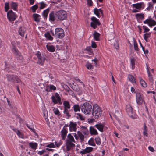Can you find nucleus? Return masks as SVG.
<instances>
[{
	"mask_svg": "<svg viewBox=\"0 0 156 156\" xmlns=\"http://www.w3.org/2000/svg\"><path fill=\"white\" fill-rule=\"evenodd\" d=\"M5 71L8 72V73L6 75L8 81L14 83H20L21 80L17 76L10 74L12 72V71L11 70L12 69L11 66L9 65H8L5 63Z\"/></svg>",
	"mask_w": 156,
	"mask_h": 156,
	"instance_id": "obj_1",
	"label": "nucleus"
},
{
	"mask_svg": "<svg viewBox=\"0 0 156 156\" xmlns=\"http://www.w3.org/2000/svg\"><path fill=\"white\" fill-rule=\"evenodd\" d=\"M80 108L82 112L86 115H89L92 113V106L88 103L85 102L81 105Z\"/></svg>",
	"mask_w": 156,
	"mask_h": 156,
	"instance_id": "obj_2",
	"label": "nucleus"
},
{
	"mask_svg": "<svg viewBox=\"0 0 156 156\" xmlns=\"http://www.w3.org/2000/svg\"><path fill=\"white\" fill-rule=\"evenodd\" d=\"M92 113L95 118L98 119L101 116L102 110L97 105L95 104L93 106V111Z\"/></svg>",
	"mask_w": 156,
	"mask_h": 156,
	"instance_id": "obj_3",
	"label": "nucleus"
},
{
	"mask_svg": "<svg viewBox=\"0 0 156 156\" xmlns=\"http://www.w3.org/2000/svg\"><path fill=\"white\" fill-rule=\"evenodd\" d=\"M132 6L133 8L132 12H133L136 13L138 12L141 10L144 9L145 7V5L143 2H140L133 4Z\"/></svg>",
	"mask_w": 156,
	"mask_h": 156,
	"instance_id": "obj_4",
	"label": "nucleus"
},
{
	"mask_svg": "<svg viewBox=\"0 0 156 156\" xmlns=\"http://www.w3.org/2000/svg\"><path fill=\"white\" fill-rule=\"evenodd\" d=\"M51 34L53 36L59 38H62L65 35L63 30L61 28H56L55 30V34L53 32L51 31Z\"/></svg>",
	"mask_w": 156,
	"mask_h": 156,
	"instance_id": "obj_5",
	"label": "nucleus"
},
{
	"mask_svg": "<svg viewBox=\"0 0 156 156\" xmlns=\"http://www.w3.org/2000/svg\"><path fill=\"white\" fill-rule=\"evenodd\" d=\"M55 15L56 17L60 20H65L67 17L66 12L64 10H61L56 12Z\"/></svg>",
	"mask_w": 156,
	"mask_h": 156,
	"instance_id": "obj_6",
	"label": "nucleus"
},
{
	"mask_svg": "<svg viewBox=\"0 0 156 156\" xmlns=\"http://www.w3.org/2000/svg\"><path fill=\"white\" fill-rule=\"evenodd\" d=\"M51 98L52 102L54 104L58 103L59 104H62L61 98L58 94L57 93H55L54 95L51 96Z\"/></svg>",
	"mask_w": 156,
	"mask_h": 156,
	"instance_id": "obj_7",
	"label": "nucleus"
},
{
	"mask_svg": "<svg viewBox=\"0 0 156 156\" xmlns=\"http://www.w3.org/2000/svg\"><path fill=\"white\" fill-rule=\"evenodd\" d=\"M126 110L130 117L133 119L135 118V113L133 111L132 108L130 105L128 104L126 105Z\"/></svg>",
	"mask_w": 156,
	"mask_h": 156,
	"instance_id": "obj_8",
	"label": "nucleus"
},
{
	"mask_svg": "<svg viewBox=\"0 0 156 156\" xmlns=\"http://www.w3.org/2000/svg\"><path fill=\"white\" fill-rule=\"evenodd\" d=\"M91 20L90 25L94 29L96 28L100 24L99 20L95 17H92L91 18Z\"/></svg>",
	"mask_w": 156,
	"mask_h": 156,
	"instance_id": "obj_9",
	"label": "nucleus"
},
{
	"mask_svg": "<svg viewBox=\"0 0 156 156\" xmlns=\"http://www.w3.org/2000/svg\"><path fill=\"white\" fill-rule=\"evenodd\" d=\"M7 15L8 20L10 21H14L17 18L16 14L11 10L7 12Z\"/></svg>",
	"mask_w": 156,
	"mask_h": 156,
	"instance_id": "obj_10",
	"label": "nucleus"
},
{
	"mask_svg": "<svg viewBox=\"0 0 156 156\" xmlns=\"http://www.w3.org/2000/svg\"><path fill=\"white\" fill-rule=\"evenodd\" d=\"M136 101L138 105H142L144 102L143 96L140 93H136Z\"/></svg>",
	"mask_w": 156,
	"mask_h": 156,
	"instance_id": "obj_11",
	"label": "nucleus"
},
{
	"mask_svg": "<svg viewBox=\"0 0 156 156\" xmlns=\"http://www.w3.org/2000/svg\"><path fill=\"white\" fill-rule=\"evenodd\" d=\"M76 140H79L81 142H83L84 140V136L81 132H77V135L75 133L73 134Z\"/></svg>",
	"mask_w": 156,
	"mask_h": 156,
	"instance_id": "obj_12",
	"label": "nucleus"
},
{
	"mask_svg": "<svg viewBox=\"0 0 156 156\" xmlns=\"http://www.w3.org/2000/svg\"><path fill=\"white\" fill-rule=\"evenodd\" d=\"M77 123L73 121H70L69 125V129L70 132H76V131Z\"/></svg>",
	"mask_w": 156,
	"mask_h": 156,
	"instance_id": "obj_13",
	"label": "nucleus"
},
{
	"mask_svg": "<svg viewBox=\"0 0 156 156\" xmlns=\"http://www.w3.org/2000/svg\"><path fill=\"white\" fill-rule=\"evenodd\" d=\"M144 23V24H147L150 27L156 25V21L153 20L152 18H148L145 20Z\"/></svg>",
	"mask_w": 156,
	"mask_h": 156,
	"instance_id": "obj_14",
	"label": "nucleus"
},
{
	"mask_svg": "<svg viewBox=\"0 0 156 156\" xmlns=\"http://www.w3.org/2000/svg\"><path fill=\"white\" fill-rule=\"evenodd\" d=\"M37 55L38 58V63L41 65H42L44 62L45 57L41 56L40 53L39 52L37 53Z\"/></svg>",
	"mask_w": 156,
	"mask_h": 156,
	"instance_id": "obj_15",
	"label": "nucleus"
},
{
	"mask_svg": "<svg viewBox=\"0 0 156 156\" xmlns=\"http://www.w3.org/2000/svg\"><path fill=\"white\" fill-rule=\"evenodd\" d=\"M26 31V28L23 27H20L18 33L22 37H24Z\"/></svg>",
	"mask_w": 156,
	"mask_h": 156,
	"instance_id": "obj_16",
	"label": "nucleus"
},
{
	"mask_svg": "<svg viewBox=\"0 0 156 156\" xmlns=\"http://www.w3.org/2000/svg\"><path fill=\"white\" fill-rule=\"evenodd\" d=\"M61 133L62 139L63 140H65L67 136V131L66 128H64V127H63L62 130L61 131Z\"/></svg>",
	"mask_w": 156,
	"mask_h": 156,
	"instance_id": "obj_17",
	"label": "nucleus"
},
{
	"mask_svg": "<svg viewBox=\"0 0 156 156\" xmlns=\"http://www.w3.org/2000/svg\"><path fill=\"white\" fill-rule=\"evenodd\" d=\"M93 148L90 147H87L85 149L81 151L80 153L83 154H85L87 153L91 152L93 151Z\"/></svg>",
	"mask_w": 156,
	"mask_h": 156,
	"instance_id": "obj_18",
	"label": "nucleus"
},
{
	"mask_svg": "<svg viewBox=\"0 0 156 156\" xmlns=\"http://www.w3.org/2000/svg\"><path fill=\"white\" fill-rule=\"evenodd\" d=\"M14 130L16 133L18 137L22 139H24L26 138V137L25 136L23 133L19 130L17 129H14Z\"/></svg>",
	"mask_w": 156,
	"mask_h": 156,
	"instance_id": "obj_19",
	"label": "nucleus"
},
{
	"mask_svg": "<svg viewBox=\"0 0 156 156\" xmlns=\"http://www.w3.org/2000/svg\"><path fill=\"white\" fill-rule=\"evenodd\" d=\"M104 126L105 125L101 123H98L94 126L101 132H103V129Z\"/></svg>",
	"mask_w": 156,
	"mask_h": 156,
	"instance_id": "obj_20",
	"label": "nucleus"
},
{
	"mask_svg": "<svg viewBox=\"0 0 156 156\" xmlns=\"http://www.w3.org/2000/svg\"><path fill=\"white\" fill-rule=\"evenodd\" d=\"M29 147L31 149L35 150L38 146V144L36 142H30L29 143Z\"/></svg>",
	"mask_w": 156,
	"mask_h": 156,
	"instance_id": "obj_21",
	"label": "nucleus"
},
{
	"mask_svg": "<svg viewBox=\"0 0 156 156\" xmlns=\"http://www.w3.org/2000/svg\"><path fill=\"white\" fill-rule=\"evenodd\" d=\"M74 145H75L73 143V142L66 141V146L67 151L69 150L71 148L74 147Z\"/></svg>",
	"mask_w": 156,
	"mask_h": 156,
	"instance_id": "obj_22",
	"label": "nucleus"
},
{
	"mask_svg": "<svg viewBox=\"0 0 156 156\" xmlns=\"http://www.w3.org/2000/svg\"><path fill=\"white\" fill-rule=\"evenodd\" d=\"M94 14L99 18L100 17V15L101 14H102V12L101 9H98L97 8H95L94 9Z\"/></svg>",
	"mask_w": 156,
	"mask_h": 156,
	"instance_id": "obj_23",
	"label": "nucleus"
},
{
	"mask_svg": "<svg viewBox=\"0 0 156 156\" xmlns=\"http://www.w3.org/2000/svg\"><path fill=\"white\" fill-rule=\"evenodd\" d=\"M11 8L15 11H16L18 6L17 3L14 2H11L10 4Z\"/></svg>",
	"mask_w": 156,
	"mask_h": 156,
	"instance_id": "obj_24",
	"label": "nucleus"
},
{
	"mask_svg": "<svg viewBox=\"0 0 156 156\" xmlns=\"http://www.w3.org/2000/svg\"><path fill=\"white\" fill-rule=\"evenodd\" d=\"M50 8H48L43 12L42 15L44 19H47L49 12L50 11Z\"/></svg>",
	"mask_w": 156,
	"mask_h": 156,
	"instance_id": "obj_25",
	"label": "nucleus"
},
{
	"mask_svg": "<svg viewBox=\"0 0 156 156\" xmlns=\"http://www.w3.org/2000/svg\"><path fill=\"white\" fill-rule=\"evenodd\" d=\"M46 48L48 51L51 52H53L55 51V47L52 45L47 44Z\"/></svg>",
	"mask_w": 156,
	"mask_h": 156,
	"instance_id": "obj_26",
	"label": "nucleus"
},
{
	"mask_svg": "<svg viewBox=\"0 0 156 156\" xmlns=\"http://www.w3.org/2000/svg\"><path fill=\"white\" fill-rule=\"evenodd\" d=\"M135 16L136 18L138 20H143L144 18V15L142 13L136 14Z\"/></svg>",
	"mask_w": 156,
	"mask_h": 156,
	"instance_id": "obj_27",
	"label": "nucleus"
},
{
	"mask_svg": "<svg viewBox=\"0 0 156 156\" xmlns=\"http://www.w3.org/2000/svg\"><path fill=\"white\" fill-rule=\"evenodd\" d=\"M64 106V109L67 110H70V106L69 103L67 101H64L63 103Z\"/></svg>",
	"mask_w": 156,
	"mask_h": 156,
	"instance_id": "obj_28",
	"label": "nucleus"
},
{
	"mask_svg": "<svg viewBox=\"0 0 156 156\" xmlns=\"http://www.w3.org/2000/svg\"><path fill=\"white\" fill-rule=\"evenodd\" d=\"M55 17L54 15V14L53 12H51L49 14V20L52 22H53L55 20Z\"/></svg>",
	"mask_w": 156,
	"mask_h": 156,
	"instance_id": "obj_29",
	"label": "nucleus"
},
{
	"mask_svg": "<svg viewBox=\"0 0 156 156\" xmlns=\"http://www.w3.org/2000/svg\"><path fill=\"white\" fill-rule=\"evenodd\" d=\"M66 141L74 142L75 141L74 138L73 136L71 134H68L66 140Z\"/></svg>",
	"mask_w": 156,
	"mask_h": 156,
	"instance_id": "obj_30",
	"label": "nucleus"
},
{
	"mask_svg": "<svg viewBox=\"0 0 156 156\" xmlns=\"http://www.w3.org/2000/svg\"><path fill=\"white\" fill-rule=\"evenodd\" d=\"M43 115L46 121H47L48 120V112L47 110L45 108H43Z\"/></svg>",
	"mask_w": 156,
	"mask_h": 156,
	"instance_id": "obj_31",
	"label": "nucleus"
},
{
	"mask_svg": "<svg viewBox=\"0 0 156 156\" xmlns=\"http://www.w3.org/2000/svg\"><path fill=\"white\" fill-rule=\"evenodd\" d=\"M94 38L96 41H99L100 40V34L95 31L93 34Z\"/></svg>",
	"mask_w": 156,
	"mask_h": 156,
	"instance_id": "obj_32",
	"label": "nucleus"
},
{
	"mask_svg": "<svg viewBox=\"0 0 156 156\" xmlns=\"http://www.w3.org/2000/svg\"><path fill=\"white\" fill-rule=\"evenodd\" d=\"M128 78L129 81L132 83H136V80L135 78L132 75H129Z\"/></svg>",
	"mask_w": 156,
	"mask_h": 156,
	"instance_id": "obj_33",
	"label": "nucleus"
},
{
	"mask_svg": "<svg viewBox=\"0 0 156 156\" xmlns=\"http://www.w3.org/2000/svg\"><path fill=\"white\" fill-rule=\"evenodd\" d=\"M151 33L150 32L146 33L143 35V37L146 42H148V39L151 36Z\"/></svg>",
	"mask_w": 156,
	"mask_h": 156,
	"instance_id": "obj_34",
	"label": "nucleus"
},
{
	"mask_svg": "<svg viewBox=\"0 0 156 156\" xmlns=\"http://www.w3.org/2000/svg\"><path fill=\"white\" fill-rule=\"evenodd\" d=\"M33 17L35 21L38 22L40 21L41 16L39 14H34L33 15Z\"/></svg>",
	"mask_w": 156,
	"mask_h": 156,
	"instance_id": "obj_35",
	"label": "nucleus"
},
{
	"mask_svg": "<svg viewBox=\"0 0 156 156\" xmlns=\"http://www.w3.org/2000/svg\"><path fill=\"white\" fill-rule=\"evenodd\" d=\"M90 130L91 134L95 135L98 134L97 130L93 127H90Z\"/></svg>",
	"mask_w": 156,
	"mask_h": 156,
	"instance_id": "obj_36",
	"label": "nucleus"
},
{
	"mask_svg": "<svg viewBox=\"0 0 156 156\" xmlns=\"http://www.w3.org/2000/svg\"><path fill=\"white\" fill-rule=\"evenodd\" d=\"M140 82L141 85L144 87L147 86V84L145 82L141 77L139 78Z\"/></svg>",
	"mask_w": 156,
	"mask_h": 156,
	"instance_id": "obj_37",
	"label": "nucleus"
},
{
	"mask_svg": "<svg viewBox=\"0 0 156 156\" xmlns=\"http://www.w3.org/2000/svg\"><path fill=\"white\" fill-rule=\"evenodd\" d=\"M75 115L76 117L78 119H80L81 120H83L85 119L84 117L79 113H77Z\"/></svg>",
	"mask_w": 156,
	"mask_h": 156,
	"instance_id": "obj_38",
	"label": "nucleus"
},
{
	"mask_svg": "<svg viewBox=\"0 0 156 156\" xmlns=\"http://www.w3.org/2000/svg\"><path fill=\"white\" fill-rule=\"evenodd\" d=\"M12 51L13 53L16 56L19 55L20 53L18 49L16 47H12Z\"/></svg>",
	"mask_w": 156,
	"mask_h": 156,
	"instance_id": "obj_39",
	"label": "nucleus"
},
{
	"mask_svg": "<svg viewBox=\"0 0 156 156\" xmlns=\"http://www.w3.org/2000/svg\"><path fill=\"white\" fill-rule=\"evenodd\" d=\"M88 143L90 145L95 146L96 145L94 143V138H91L88 140Z\"/></svg>",
	"mask_w": 156,
	"mask_h": 156,
	"instance_id": "obj_40",
	"label": "nucleus"
},
{
	"mask_svg": "<svg viewBox=\"0 0 156 156\" xmlns=\"http://www.w3.org/2000/svg\"><path fill=\"white\" fill-rule=\"evenodd\" d=\"M135 60L133 58H130V64L132 69H133L135 67Z\"/></svg>",
	"mask_w": 156,
	"mask_h": 156,
	"instance_id": "obj_41",
	"label": "nucleus"
},
{
	"mask_svg": "<svg viewBox=\"0 0 156 156\" xmlns=\"http://www.w3.org/2000/svg\"><path fill=\"white\" fill-rule=\"evenodd\" d=\"M45 37L48 40L52 41L53 39V38L51 36L50 33L48 32L44 34Z\"/></svg>",
	"mask_w": 156,
	"mask_h": 156,
	"instance_id": "obj_42",
	"label": "nucleus"
},
{
	"mask_svg": "<svg viewBox=\"0 0 156 156\" xmlns=\"http://www.w3.org/2000/svg\"><path fill=\"white\" fill-rule=\"evenodd\" d=\"M143 134L144 136H148L147 133V128L145 124H144V128L143 129Z\"/></svg>",
	"mask_w": 156,
	"mask_h": 156,
	"instance_id": "obj_43",
	"label": "nucleus"
},
{
	"mask_svg": "<svg viewBox=\"0 0 156 156\" xmlns=\"http://www.w3.org/2000/svg\"><path fill=\"white\" fill-rule=\"evenodd\" d=\"M95 140L96 144L98 145H99L101 143V141L100 138L99 136H97L95 138Z\"/></svg>",
	"mask_w": 156,
	"mask_h": 156,
	"instance_id": "obj_44",
	"label": "nucleus"
},
{
	"mask_svg": "<svg viewBox=\"0 0 156 156\" xmlns=\"http://www.w3.org/2000/svg\"><path fill=\"white\" fill-rule=\"evenodd\" d=\"M53 112H54V114L55 115H56L58 116L60 115L61 114L60 113V112H59L58 109V108H53Z\"/></svg>",
	"mask_w": 156,
	"mask_h": 156,
	"instance_id": "obj_45",
	"label": "nucleus"
},
{
	"mask_svg": "<svg viewBox=\"0 0 156 156\" xmlns=\"http://www.w3.org/2000/svg\"><path fill=\"white\" fill-rule=\"evenodd\" d=\"M39 4L40 5L39 9H43L47 6V5L44 2H40Z\"/></svg>",
	"mask_w": 156,
	"mask_h": 156,
	"instance_id": "obj_46",
	"label": "nucleus"
},
{
	"mask_svg": "<svg viewBox=\"0 0 156 156\" xmlns=\"http://www.w3.org/2000/svg\"><path fill=\"white\" fill-rule=\"evenodd\" d=\"M147 5L148 7L146 8V10L150 11L152 9L153 7V3L152 2H149L148 3Z\"/></svg>",
	"mask_w": 156,
	"mask_h": 156,
	"instance_id": "obj_47",
	"label": "nucleus"
},
{
	"mask_svg": "<svg viewBox=\"0 0 156 156\" xmlns=\"http://www.w3.org/2000/svg\"><path fill=\"white\" fill-rule=\"evenodd\" d=\"M73 108L75 112L80 111V107L79 105L77 104L74 105H73Z\"/></svg>",
	"mask_w": 156,
	"mask_h": 156,
	"instance_id": "obj_48",
	"label": "nucleus"
},
{
	"mask_svg": "<svg viewBox=\"0 0 156 156\" xmlns=\"http://www.w3.org/2000/svg\"><path fill=\"white\" fill-rule=\"evenodd\" d=\"M133 44L135 50L137 52L138 51H139V49L138 47L137 43L134 40H133Z\"/></svg>",
	"mask_w": 156,
	"mask_h": 156,
	"instance_id": "obj_49",
	"label": "nucleus"
},
{
	"mask_svg": "<svg viewBox=\"0 0 156 156\" xmlns=\"http://www.w3.org/2000/svg\"><path fill=\"white\" fill-rule=\"evenodd\" d=\"M9 9V3L8 2H6L5 4V12H8Z\"/></svg>",
	"mask_w": 156,
	"mask_h": 156,
	"instance_id": "obj_50",
	"label": "nucleus"
},
{
	"mask_svg": "<svg viewBox=\"0 0 156 156\" xmlns=\"http://www.w3.org/2000/svg\"><path fill=\"white\" fill-rule=\"evenodd\" d=\"M86 66L87 68L89 70L93 69L94 67L89 62H87V63Z\"/></svg>",
	"mask_w": 156,
	"mask_h": 156,
	"instance_id": "obj_51",
	"label": "nucleus"
},
{
	"mask_svg": "<svg viewBox=\"0 0 156 156\" xmlns=\"http://www.w3.org/2000/svg\"><path fill=\"white\" fill-rule=\"evenodd\" d=\"M38 7V5L37 4H35L33 6H32L31 7V9L32 10V12H35L36 10L37 9Z\"/></svg>",
	"mask_w": 156,
	"mask_h": 156,
	"instance_id": "obj_52",
	"label": "nucleus"
},
{
	"mask_svg": "<svg viewBox=\"0 0 156 156\" xmlns=\"http://www.w3.org/2000/svg\"><path fill=\"white\" fill-rule=\"evenodd\" d=\"M62 142L61 140H58L55 142V145L57 147H59L62 144Z\"/></svg>",
	"mask_w": 156,
	"mask_h": 156,
	"instance_id": "obj_53",
	"label": "nucleus"
},
{
	"mask_svg": "<svg viewBox=\"0 0 156 156\" xmlns=\"http://www.w3.org/2000/svg\"><path fill=\"white\" fill-rule=\"evenodd\" d=\"M69 111L70 110H64L63 113L68 118H69L70 117V115L69 112Z\"/></svg>",
	"mask_w": 156,
	"mask_h": 156,
	"instance_id": "obj_54",
	"label": "nucleus"
},
{
	"mask_svg": "<svg viewBox=\"0 0 156 156\" xmlns=\"http://www.w3.org/2000/svg\"><path fill=\"white\" fill-rule=\"evenodd\" d=\"M46 147L48 148H55V146L53 142L48 144Z\"/></svg>",
	"mask_w": 156,
	"mask_h": 156,
	"instance_id": "obj_55",
	"label": "nucleus"
},
{
	"mask_svg": "<svg viewBox=\"0 0 156 156\" xmlns=\"http://www.w3.org/2000/svg\"><path fill=\"white\" fill-rule=\"evenodd\" d=\"M142 28L144 30V33H147L150 31L149 29V28H148V27H147L145 26H143L142 27Z\"/></svg>",
	"mask_w": 156,
	"mask_h": 156,
	"instance_id": "obj_56",
	"label": "nucleus"
},
{
	"mask_svg": "<svg viewBox=\"0 0 156 156\" xmlns=\"http://www.w3.org/2000/svg\"><path fill=\"white\" fill-rule=\"evenodd\" d=\"M75 80L76 82H79L81 83V85H82V86H83V87H85V85L81 81H80V80H79V78H76L75 79Z\"/></svg>",
	"mask_w": 156,
	"mask_h": 156,
	"instance_id": "obj_57",
	"label": "nucleus"
},
{
	"mask_svg": "<svg viewBox=\"0 0 156 156\" xmlns=\"http://www.w3.org/2000/svg\"><path fill=\"white\" fill-rule=\"evenodd\" d=\"M16 56L18 59L22 60L23 59V57L20 53L19 54V55H17Z\"/></svg>",
	"mask_w": 156,
	"mask_h": 156,
	"instance_id": "obj_58",
	"label": "nucleus"
},
{
	"mask_svg": "<svg viewBox=\"0 0 156 156\" xmlns=\"http://www.w3.org/2000/svg\"><path fill=\"white\" fill-rule=\"evenodd\" d=\"M92 44H91V47L92 48H95L97 47V45L96 43L93 41H91Z\"/></svg>",
	"mask_w": 156,
	"mask_h": 156,
	"instance_id": "obj_59",
	"label": "nucleus"
},
{
	"mask_svg": "<svg viewBox=\"0 0 156 156\" xmlns=\"http://www.w3.org/2000/svg\"><path fill=\"white\" fill-rule=\"evenodd\" d=\"M45 152V150L44 149L43 150L41 151H38V154L40 155H41L44 154Z\"/></svg>",
	"mask_w": 156,
	"mask_h": 156,
	"instance_id": "obj_60",
	"label": "nucleus"
},
{
	"mask_svg": "<svg viewBox=\"0 0 156 156\" xmlns=\"http://www.w3.org/2000/svg\"><path fill=\"white\" fill-rule=\"evenodd\" d=\"M69 94L70 95H71L72 96H74V92L71 90H69L68 91Z\"/></svg>",
	"mask_w": 156,
	"mask_h": 156,
	"instance_id": "obj_61",
	"label": "nucleus"
},
{
	"mask_svg": "<svg viewBox=\"0 0 156 156\" xmlns=\"http://www.w3.org/2000/svg\"><path fill=\"white\" fill-rule=\"evenodd\" d=\"M51 88V91L52 90H56V87L53 85H51L50 86Z\"/></svg>",
	"mask_w": 156,
	"mask_h": 156,
	"instance_id": "obj_62",
	"label": "nucleus"
},
{
	"mask_svg": "<svg viewBox=\"0 0 156 156\" xmlns=\"http://www.w3.org/2000/svg\"><path fill=\"white\" fill-rule=\"evenodd\" d=\"M87 2L88 5L89 6H91L92 5V2L91 0H87Z\"/></svg>",
	"mask_w": 156,
	"mask_h": 156,
	"instance_id": "obj_63",
	"label": "nucleus"
},
{
	"mask_svg": "<svg viewBox=\"0 0 156 156\" xmlns=\"http://www.w3.org/2000/svg\"><path fill=\"white\" fill-rule=\"evenodd\" d=\"M46 90L47 92H49L51 91V88L50 86H48L46 87Z\"/></svg>",
	"mask_w": 156,
	"mask_h": 156,
	"instance_id": "obj_64",
	"label": "nucleus"
}]
</instances>
